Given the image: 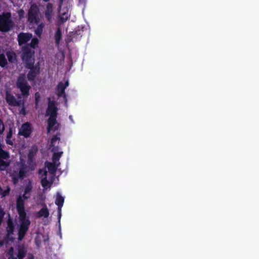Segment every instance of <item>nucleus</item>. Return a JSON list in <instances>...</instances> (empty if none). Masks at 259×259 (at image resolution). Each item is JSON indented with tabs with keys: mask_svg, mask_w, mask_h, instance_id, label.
<instances>
[{
	"mask_svg": "<svg viewBox=\"0 0 259 259\" xmlns=\"http://www.w3.org/2000/svg\"><path fill=\"white\" fill-rule=\"evenodd\" d=\"M24 199L23 196H19L16 200V208L19 215L20 227L18 229V239L21 241L28 231L30 221L26 216L24 207Z\"/></svg>",
	"mask_w": 259,
	"mask_h": 259,
	"instance_id": "nucleus-1",
	"label": "nucleus"
},
{
	"mask_svg": "<svg viewBox=\"0 0 259 259\" xmlns=\"http://www.w3.org/2000/svg\"><path fill=\"white\" fill-rule=\"evenodd\" d=\"M58 108L54 104H49L46 113L50 117L48 119V133H50L57 123Z\"/></svg>",
	"mask_w": 259,
	"mask_h": 259,
	"instance_id": "nucleus-2",
	"label": "nucleus"
},
{
	"mask_svg": "<svg viewBox=\"0 0 259 259\" xmlns=\"http://www.w3.org/2000/svg\"><path fill=\"white\" fill-rule=\"evenodd\" d=\"M11 17L10 13L0 15V31L7 32L13 27L14 23Z\"/></svg>",
	"mask_w": 259,
	"mask_h": 259,
	"instance_id": "nucleus-3",
	"label": "nucleus"
},
{
	"mask_svg": "<svg viewBox=\"0 0 259 259\" xmlns=\"http://www.w3.org/2000/svg\"><path fill=\"white\" fill-rule=\"evenodd\" d=\"M21 59L25 66L34 64V51L28 46H22Z\"/></svg>",
	"mask_w": 259,
	"mask_h": 259,
	"instance_id": "nucleus-4",
	"label": "nucleus"
},
{
	"mask_svg": "<svg viewBox=\"0 0 259 259\" xmlns=\"http://www.w3.org/2000/svg\"><path fill=\"white\" fill-rule=\"evenodd\" d=\"M17 86L20 89L23 97L27 98L29 95L31 87L25 78L22 77H19L17 82Z\"/></svg>",
	"mask_w": 259,
	"mask_h": 259,
	"instance_id": "nucleus-5",
	"label": "nucleus"
},
{
	"mask_svg": "<svg viewBox=\"0 0 259 259\" xmlns=\"http://www.w3.org/2000/svg\"><path fill=\"white\" fill-rule=\"evenodd\" d=\"M25 68L30 69L28 72L27 77L29 81H33L36 76L40 73V66L39 63L34 65V64H31L29 65H25Z\"/></svg>",
	"mask_w": 259,
	"mask_h": 259,
	"instance_id": "nucleus-6",
	"label": "nucleus"
},
{
	"mask_svg": "<svg viewBox=\"0 0 259 259\" xmlns=\"http://www.w3.org/2000/svg\"><path fill=\"white\" fill-rule=\"evenodd\" d=\"M6 100L7 103L11 106L20 107L24 106V101L22 100H18L12 94L7 93L6 95Z\"/></svg>",
	"mask_w": 259,
	"mask_h": 259,
	"instance_id": "nucleus-7",
	"label": "nucleus"
},
{
	"mask_svg": "<svg viewBox=\"0 0 259 259\" xmlns=\"http://www.w3.org/2000/svg\"><path fill=\"white\" fill-rule=\"evenodd\" d=\"M28 20L31 23L37 24L38 23V10L36 7H31L28 13Z\"/></svg>",
	"mask_w": 259,
	"mask_h": 259,
	"instance_id": "nucleus-8",
	"label": "nucleus"
},
{
	"mask_svg": "<svg viewBox=\"0 0 259 259\" xmlns=\"http://www.w3.org/2000/svg\"><path fill=\"white\" fill-rule=\"evenodd\" d=\"M46 20L49 23L53 22V4L49 3L46 5V8L44 12Z\"/></svg>",
	"mask_w": 259,
	"mask_h": 259,
	"instance_id": "nucleus-9",
	"label": "nucleus"
},
{
	"mask_svg": "<svg viewBox=\"0 0 259 259\" xmlns=\"http://www.w3.org/2000/svg\"><path fill=\"white\" fill-rule=\"evenodd\" d=\"M32 132V128L29 122L23 123L19 132V135L23 136L25 138H28Z\"/></svg>",
	"mask_w": 259,
	"mask_h": 259,
	"instance_id": "nucleus-10",
	"label": "nucleus"
},
{
	"mask_svg": "<svg viewBox=\"0 0 259 259\" xmlns=\"http://www.w3.org/2000/svg\"><path fill=\"white\" fill-rule=\"evenodd\" d=\"M32 38V34L30 33L21 32L18 35V42L19 46L26 45Z\"/></svg>",
	"mask_w": 259,
	"mask_h": 259,
	"instance_id": "nucleus-11",
	"label": "nucleus"
},
{
	"mask_svg": "<svg viewBox=\"0 0 259 259\" xmlns=\"http://www.w3.org/2000/svg\"><path fill=\"white\" fill-rule=\"evenodd\" d=\"M65 88L63 86V82H60L57 86V95L59 97H63L65 102L67 101L66 95L65 93Z\"/></svg>",
	"mask_w": 259,
	"mask_h": 259,
	"instance_id": "nucleus-12",
	"label": "nucleus"
},
{
	"mask_svg": "<svg viewBox=\"0 0 259 259\" xmlns=\"http://www.w3.org/2000/svg\"><path fill=\"white\" fill-rule=\"evenodd\" d=\"M32 190V186L31 182L29 181L28 184H26L24 188V192L23 195V198L25 200L28 199L30 196V193Z\"/></svg>",
	"mask_w": 259,
	"mask_h": 259,
	"instance_id": "nucleus-13",
	"label": "nucleus"
},
{
	"mask_svg": "<svg viewBox=\"0 0 259 259\" xmlns=\"http://www.w3.org/2000/svg\"><path fill=\"white\" fill-rule=\"evenodd\" d=\"M60 164V162H59L58 164H56V162H46V165L48 169V171L52 174H54L58 168V167L59 166Z\"/></svg>",
	"mask_w": 259,
	"mask_h": 259,
	"instance_id": "nucleus-14",
	"label": "nucleus"
},
{
	"mask_svg": "<svg viewBox=\"0 0 259 259\" xmlns=\"http://www.w3.org/2000/svg\"><path fill=\"white\" fill-rule=\"evenodd\" d=\"M8 158H9V153L0 147V166H7L4 159H7Z\"/></svg>",
	"mask_w": 259,
	"mask_h": 259,
	"instance_id": "nucleus-15",
	"label": "nucleus"
},
{
	"mask_svg": "<svg viewBox=\"0 0 259 259\" xmlns=\"http://www.w3.org/2000/svg\"><path fill=\"white\" fill-rule=\"evenodd\" d=\"M6 55L10 63L14 64L17 63V56L14 52L12 51H8L6 53Z\"/></svg>",
	"mask_w": 259,
	"mask_h": 259,
	"instance_id": "nucleus-16",
	"label": "nucleus"
},
{
	"mask_svg": "<svg viewBox=\"0 0 259 259\" xmlns=\"http://www.w3.org/2000/svg\"><path fill=\"white\" fill-rule=\"evenodd\" d=\"M37 214L39 218H48L49 215V211L47 206L45 205V206L37 212Z\"/></svg>",
	"mask_w": 259,
	"mask_h": 259,
	"instance_id": "nucleus-17",
	"label": "nucleus"
},
{
	"mask_svg": "<svg viewBox=\"0 0 259 259\" xmlns=\"http://www.w3.org/2000/svg\"><path fill=\"white\" fill-rule=\"evenodd\" d=\"M6 230L7 232V235L8 237L13 234L14 231V225L12 221L10 220H8L7 222V227Z\"/></svg>",
	"mask_w": 259,
	"mask_h": 259,
	"instance_id": "nucleus-18",
	"label": "nucleus"
},
{
	"mask_svg": "<svg viewBox=\"0 0 259 259\" xmlns=\"http://www.w3.org/2000/svg\"><path fill=\"white\" fill-rule=\"evenodd\" d=\"M27 167L23 164L21 166L19 172H18V177L20 178L21 180L23 179L26 176V173L27 172Z\"/></svg>",
	"mask_w": 259,
	"mask_h": 259,
	"instance_id": "nucleus-19",
	"label": "nucleus"
},
{
	"mask_svg": "<svg viewBox=\"0 0 259 259\" xmlns=\"http://www.w3.org/2000/svg\"><path fill=\"white\" fill-rule=\"evenodd\" d=\"M26 249L24 246H19L18 248L17 257L19 259L23 258L26 254Z\"/></svg>",
	"mask_w": 259,
	"mask_h": 259,
	"instance_id": "nucleus-20",
	"label": "nucleus"
},
{
	"mask_svg": "<svg viewBox=\"0 0 259 259\" xmlns=\"http://www.w3.org/2000/svg\"><path fill=\"white\" fill-rule=\"evenodd\" d=\"M31 39V40L30 44H27L24 46H28V48H31V49L34 50V49L37 47V45L38 44L39 40L36 37L32 38Z\"/></svg>",
	"mask_w": 259,
	"mask_h": 259,
	"instance_id": "nucleus-21",
	"label": "nucleus"
},
{
	"mask_svg": "<svg viewBox=\"0 0 259 259\" xmlns=\"http://www.w3.org/2000/svg\"><path fill=\"white\" fill-rule=\"evenodd\" d=\"M47 171L46 170H45L44 171L43 174L41 176L42 179L41 180V186L44 188H46L49 185V181L47 179Z\"/></svg>",
	"mask_w": 259,
	"mask_h": 259,
	"instance_id": "nucleus-22",
	"label": "nucleus"
},
{
	"mask_svg": "<svg viewBox=\"0 0 259 259\" xmlns=\"http://www.w3.org/2000/svg\"><path fill=\"white\" fill-rule=\"evenodd\" d=\"M37 152V149H31L29 151L28 154V163L30 164L33 162V159L34 155Z\"/></svg>",
	"mask_w": 259,
	"mask_h": 259,
	"instance_id": "nucleus-23",
	"label": "nucleus"
},
{
	"mask_svg": "<svg viewBox=\"0 0 259 259\" xmlns=\"http://www.w3.org/2000/svg\"><path fill=\"white\" fill-rule=\"evenodd\" d=\"M62 38V31L60 27L57 29L56 32L55 34V39L56 44L59 45Z\"/></svg>",
	"mask_w": 259,
	"mask_h": 259,
	"instance_id": "nucleus-24",
	"label": "nucleus"
},
{
	"mask_svg": "<svg viewBox=\"0 0 259 259\" xmlns=\"http://www.w3.org/2000/svg\"><path fill=\"white\" fill-rule=\"evenodd\" d=\"M64 202V198L60 195H58L55 200V204L59 207H62Z\"/></svg>",
	"mask_w": 259,
	"mask_h": 259,
	"instance_id": "nucleus-25",
	"label": "nucleus"
},
{
	"mask_svg": "<svg viewBox=\"0 0 259 259\" xmlns=\"http://www.w3.org/2000/svg\"><path fill=\"white\" fill-rule=\"evenodd\" d=\"M7 60L4 54H0V66L2 67H5L7 64Z\"/></svg>",
	"mask_w": 259,
	"mask_h": 259,
	"instance_id": "nucleus-26",
	"label": "nucleus"
},
{
	"mask_svg": "<svg viewBox=\"0 0 259 259\" xmlns=\"http://www.w3.org/2000/svg\"><path fill=\"white\" fill-rule=\"evenodd\" d=\"M62 154L63 152H55L52 157L53 161L56 162L57 161H59Z\"/></svg>",
	"mask_w": 259,
	"mask_h": 259,
	"instance_id": "nucleus-27",
	"label": "nucleus"
},
{
	"mask_svg": "<svg viewBox=\"0 0 259 259\" xmlns=\"http://www.w3.org/2000/svg\"><path fill=\"white\" fill-rule=\"evenodd\" d=\"M59 135H60V134H59L58 135H56L53 136V137L52 138V139L51 140V145L52 146H54L56 142L57 141H59L60 140Z\"/></svg>",
	"mask_w": 259,
	"mask_h": 259,
	"instance_id": "nucleus-28",
	"label": "nucleus"
},
{
	"mask_svg": "<svg viewBox=\"0 0 259 259\" xmlns=\"http://www.w3.org/2000/svg\"><path fill=\"white\" fill-rule=\"evenodd\" d=\"M14 248L13 247H11L6 254V255L8 256V259H10L12 257H15V256L14 255Z\"/></svg>",
	"mask_w": 259,
	"mask_h": 259,
	"instance_id": "nucleus-29",
	"label": "nucleus"
},
{
	"mask_svg": "<svg viewBox=\"0 0 259 259\" xmlns=\"http://www.w3.org/2000/svg\"><path fill=\"white\" fill-rule=\"evenodd\" d=\"M43 27H44V25L42 24H41L38 26L36 30H35V33L37 35L39 36L41 34Z\"/></svg>",
	"mask_w": 259,
	"mask_h": 259,
	"instance_id": "nucleus-30",
	"label": "nucleus"
},
{
	"mask_svg": "<svg viewBox=\"0 0 259 259\" xmlns=\"http://www.w3.org/2000/svg\"><path fill=\"white\" fill-rule=\"evenodd\" d=\"M5 215V212L4 211L3 208H2L0 206V225H1V224L3 221V219H4Z\"/></svg>",
	"mask_w": 259,
	"mask_h": 259,
	"instance_id": "nucleus-31",
	"label": "nucleus"
},
{
	"mask_svg": "<svg viewBox=\"0 0 259 259\" xmlns=\"http://www.w3.org/2000/svg\"><path fill=\"white\" fill-rule=\"evenodd\" d=\"M19 179H20V178L18 177V175L12 176V181L14 184L18 183Z\"/></svg>",
	"mask_w": 259,
	"mask_h": 259,
	"instance_id": "nucleus-32",
	"label": "nucleus"
},
{
	"mask_svg": "<svg viewBox=\"0 0 259 259\" xmlns=\"http://www.w3.org/2000/svg\"><path fill=\"white\" fill-rule=\"evenodd\" d=\"M10 189L9 188H8L7 189L2 191V192L1 193V195H2L3 197L6 196L8 195L10 193Z\"/></svg>",
	"mask_w": 259,
	"mask_h": 259,
	"instance_id": "nucleus-33",
	"label": "nucleus"
},
{
	"mask_svg": "<svg viewBox=\"0 0 259 259\" xmlns=\"http://www.w3.org/2000/svg\"><path fill=\"white\" fill-rule=\"evenodd\" d=\"M5 130V126L4 123L2 120H0V134L3 133Z\"/></svg>",
	"mask_w": 259,
	"mask_h": 259,
	"instance_id": "nucleus-34",
	"label": "nucleus"
},
{
	"mask_svg": "<svg viewBox=\"0 0 259 259\" xmlns=\"http://www.w3.org/2000/svg\"><path fill=\"white\" fill-rule=\"evenodd\" d=\"M40 96L38 93H36L35 94V101L36 105H37L39 101Z\"/></svg>",
	"mask_w": 259,
	"mask_h": 259,
	"instance_id": "nucleus-35",
	"label": "nucleus"
},
{
	"mask_svg": "<svg viewBox=\"0 0 259 259\" xmlns=\"http://www.w3.org/2000/svg\"><path fill=\"white\" fill-rule=\"evenodd\" d=\"M12 134H13L12 130L11 128H10L9 131L7 133V139H11L12 137Z\"/></svg>",
	"mask_w": 259,
	"mask_h": 259,
	"instance_id": "nucleus-36",
	"label": "nucleus"
},
{
	"mask_svg": "<svg viewBox=\"0 0 259 259\" xmlns=\"http://www.w3.org/2000/svg\"><path fill=\"white\" fill-rule=\"evenodd\" d=\"M6 143L10 145H12L13 144V142L10 140V139H6Z\"/></svg>",
	"mask_w": 259,
	"mask_h": 259,
	"instance_id": "nucleus-37",
	"label": "nucleus"
},
{
	"mask_svg": "<svg viewBox=\"0 0 259 259\" xmlns=\"http://www.w3.org/2000/svg\"><path fill=\"white\" fill-rule=\"evenodd\" d=\"M69 85V81L68 80L66 81L64 83L63 82V86L66 89V88Z\"/></svg>",
	"mask_w": 259,
	"mask_h": 259,
	"instance_id": "nucleus-38",
	"label": "nucleus"
},
{
	"mask_svg": "<svg viewBox=\"0 0 259 259\" xmlns=\"http://www.w3.org/2000/svg\"><path fill=\"white\" fill-rule=\"evenodd\" d=\"M20 112L21 114H22L24 115H26L25 109L24 108V107L23 106L22 108L21 109Z\"/></svg>",
	"mask_w": 259,
	"mask_h": 259,
	"instance_id": "nucleus-39",
	"label": "nucleus"
},
{
	"mask_svg": "<svg viewBox=\"0 0 259 259\" xmlns=\"http://www.w3.org/2000/svg\"><path fill=\"white\" fill-rule=\"evenodd\" d=\"M83 30H78L75 31V33L77 35H81L82 33L83 32Z\"/></svg>",
	"mask_w": 259,
	"mask_h": 259,
	"instance_id": "nucleus-40",
	"label": "nucleus"
},
{
	"mask_svg": "<svg viewBox=\"0 0 259 259\" xmlns=\"http://www.w3.org/2000/svg\"><path fill=\"white\" fill-rule=\"evenodd\" d=\"M61 208H62V207H58V217L59 218H60L61 216Z\"/></svg>",
	"mask_w": 259,
	"mask_h": 259,
	"instance_id": "nucleus-41",
	"label": "nucleus"
},
{
	"mask_svg": "<svg viewBox=\"0 0 259 259\" xmlns=\"http://www.w3.org/2000/svg\"><path fill=\"white\" fill-rule=\"evenodd\" d=\"M28 259H34V256L32 254H29L28 255Z\"/></svg>",
	"mask_w": 259,
	"mask_h": 259,
	"instance_id": "nucleus-42",
	"label": "nucleus"
},
{
	"mask_svg": "<svg viewBox=\"0 0 259 259\" xmlns=\"http://www.w3.org/2000/svg\"><path fill=\"white\" fill-rule=\"evenodd\" d=\"M4 245V242L3 241H0V246H2Z\"/></svg>",
	"mask_w": 259,
	"mask_h": 259,
	"instance_id": "nucleus-43",
	"label": "nucleus"
},
{
	"mask_svg": "<svg viewBox=\"0 0 259 259\" xmlns=\"http://www.w3.org/2000/svg\"><path fill=\"white\" fill-rule=\"evenodd\" d=\"M58 127H57V126H55V127H54V131H56V130H58Z\"/></svg>",
	"mask_w": 259,
	"mask_h": 259,
	"instance_id": "nucleus-44",
	"label": "nucleus"
},
{
	"mask_svg": "<svg viewBox=\"0 0 259 259\" xmlns=\"http://www.w3.org/2000/svg\"><path fill=\"white\" fill-rule=\"evenodd\" d=\"M45 2H48L50 0H43Z\"/></svg>",
	"mask_w": 259,
	"mask_h": 259,
	"instance_id": "nucleus-45",
	"label": "nucleus"
}]
</instances>
